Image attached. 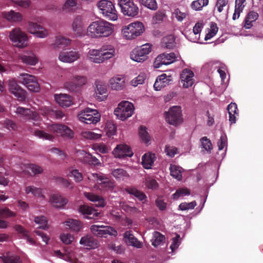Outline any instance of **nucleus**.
<instances>
[{"label": "nucleus", "instance_id": "obj_51", "mask_svg": "<svg viewBox=\"0 0 263 263\" xmlns=\"http://www.w3.org/2000/svg\"><path fill=\"white\" fill-rule=\"evenodd\" d=\"M34 222L41 226L39 228L46 230L48 228L47 219L44 216H36L34 218Z\"/></svg>", "mask_w": 263, "mask_h": 263}, {"label": "nucleus", "instance_id": "obj_34", "mask_svg": "<svg viewBox=\"0 0 263 263\" xmlns=\"http://www.w3.org/2000/svg\"><path fill=\"white\" fill-rule=\"evenodd\" d=\"M65 223V225L68 227L71 231L74 232L78 233L80 232L83 228L82 223L78 220L69 219L66 221Z\"/></svg>", "mask_w": 263, "mask_h": 263}, {"label": "nucleus", "instance_id": "obj_31", "mask_svg": "<svg viewBox=\"0 0 263 263\" xmlns=\"http://www.w3.org/2000/svg\"><path fill=\"white\" fill-rule=\"evenodd\" d=\"M96 85L97 87L96 93L97 99L100 101H103L107 97L106 86L98 81L96 82Z\"/></svg>", "mask_w": 263, "mask_h": 263}, {"label": "nucleus", "instance_id": "obj_13", "mask_svg": "<svg viewBox=\"0 0 263 263\" xmlns=\"http://www.w3.org/2000/svg\"><path fill=\"white\" fill-rule=\"evenodd\" d=\"M48 130L57 136H61L71 139L73 137V132L66 125L63 124H52L48 126Z\"/></svg>", "mask_w": 263, "mask_h": 263}, {"label": "nucleus", "instance_id": "obj_23", "mask_svg": "<svg viewBox=\"0 0 263 263\" xmlns=\"http://www.w3.org/2000/svg\"><path fill=\"white\" fill-rule=\"evenodd\" d=\"M19 57L23 63L30 66L35 65L38 62L37 57L31 51L25 52L21 54Z\"/></svg>", "mask_w": 263, "mask_h": 263}, {"label": "nucleus", "instance_id": "obj_32", "mask_svg": "<svg viewBox=\"0 0 263 263\" xmlns=\"http://www.w3.org/2000/svg\"><path fill=\"white\" fill-rule=\"evenodd\" d=\"M121 12L124 15L134 17L139 13V8L134 3L122 8Z\"/></svg>", "mask_w": 263, "mask_h": 263}, {"label": "nucleus", "instance_id": "obj_33", "mask_svg": "<svg viewBox=\"0 0 263 263\" xmlns=\"http://www.w3.org/2000/svg\"><path fill=\"white\" fill-rule=\"evenodd\" d=\"M81 154L83 157L80 158V159L83 163L93 165H97L100 164L99 160L96 157L93 156L92 155L86 153L84 151L81 152Z\"/></svg>", "mask_w": 263, "mask_h": 263}, {"label": "nucleus", "instance_id": "obj_28", "mask_svg": "<svg viewBox=\"0 0 263 263\" xmlns=\"http://www.w3.org/2000/svg\"><path fill=\"white\" fill-rule=\"evenodd\" d=\"M2 16L9 22H20L22 20V14L13 10L4 11L2 13Z\"/></svg>", "mask_w": 263, "mask_h": 263}, {"label": "nucleus", "instance_id": "obj_27", "mask_svg": "<svg viewBox=\"0 0 263 263\" xmlns=\"http://www.w3.org/2000/svg\"><path fill=\"white\" fill-rule=\"evenodd\" d=\"M156 156L155 154L148 153L143 155L142 157V165L145 169H150L154 164L156 160Z\"/></svg>", "mask_w": 263, "mask_h": 263}, {"label": "nucleus", "instance_id": "obj_56", "mask_svg": "<svg viewBox=\"0 0 263 263\" xmlns=\"http://www.w3.org/2000/svg\"><path fill=\"white\" fill-rule=\"evenodd\" d=\"M154 239L152 241V244L154 247L158 246L161 242H162L165 239L164 236L162 235L160 233L155 232L154 234Z\"/></svg>", "mask_w": 263, "mask_h": 263}, {"label": "nucleus", "instance_id": "obj_1", "mask_svg": "<svg viewBox=\"0 0 263 263\" xmlns=\"http://www.w3.org/2000/svg\"><path fill=\"white\" fill-rule=\"evenodd\" d=\"M114 30L113 25L106 21H96L92 22L88 27L87 35L92 38L107 37Z\"/></svg>", "mask_w": 263, "mask_h": 263}, {"label": "nucleus", "instance_id": "obj_48", "mask_svg": "<svg viewBox=\"0 0 263 263\" xmlns=\"http://www.w3.org/2000/svg\"><path fill=\"white\" fill-rule=\"evenodd\" d=\"M139 135L143 142L147 144L151 140L150 136L146 131V127L141 126L139 129Z\"/></svg>", "mask_w": 263, "mask_h": 263}, {"label": "nucleus", "instance_id": "obj_19", "mask_svg": "<svg viewBox=\"0 0 263 263\" xmlns=\"http://www.w3.org/2000/svg\"><path fill=\"white\" fill-rule=\"evenodd\" d=\"M84 22L82 15H77L72 23V29L74 34L77 36L84 35Z\"/></svg>", "mask_w": 263, "mask_h": 263}, {"label": "nucleus", "instance_id": "obj_50", "mask_svg": "<svg viewBox=\"0 0 263 263\" xmlns=\"http://www.w3.org/2000/svg\"><path fill=\"white\" fill-rule=\"evenodd\" d=\"M190 194V190L186 188H180L177 190L176 192L173 195V198L174 199H178L179 197H182Z\"/></svg>", "mask_w": 263, "mask_h": 263}, {"label": "nucleus", "instance_id": "obj_59", "mask_svg": "<svg viewBox=\"0 0 263 263\" xmlns=\"http://www.w3.org/2000/svg\"><path fill=\"white\" fill-rule=\"evenodd\" d=\"M165 17V14L162 11H158L154 15L152 18V22L153 24H159L161 23L164 18Z\"/></svg>", "mask_w": 263, "mask_h": 263}, {"label": "nucleus", "instance_id": "obj_57", "mask_svg": "<svg viewBox=\"0 0 263 263\" xmlns=\"http://www.w3.org/2000/svg\"><path fill=\"white\" fill-rule=\"evenodd\" d=\"M117 127L111 122H107L106 124L105 130L108 137L115 135Z\"/></svg>", "mask_w": 263, "mask_h": 263}, {"label": "nucleus", "instance_id": "obj_7", "mask_svg": "<svg viewBox=\"0 0 263 263\" xmlns=\"http://www.w3.org/2000/svg\"><path fill=\"white\" fill-rule=\"evenodd\" d=\"M133 104L128 101L120 102L114 111L115 115L121 120H125L132 116L134 112Z\"/></svg>", "mask_w": 263, "mask_h": 263}, {"label": "nucleus", "instance_id": "obj_30", "mask_svg": "<svg viewBox=\"0 0 263 263\" xmlns=\"http://www.w3.org/2000/svg\"><path fill=\"white\" fill-rule=\"evenodd\" d=\"M93 177L100 181V185L103 187L108 189H112L114 186V183L104 175H100L97 173L92 174Z\"/></svg>", "mask_w": 263, "mask_h": 263}, {"label": "nucleus", "instance_id": "obj_6", "mask_svg": "<svg viewBox=\"0 0 263 263\" xmlns=\"http://www.w3.org/2000/svg\"><path fill=\"white\" fill-rule=\"evenodd\" d=\"M100 114L96 109L86 108L78 115L79 120L87 124H96L100 120Z\"/></svg>", "mask_w": 263, "mask_h": 263}, {"label": "nucleus", "instance_id": "obj_35", "mask_svg": "<svg viewBox=\"0 0 263 263\" xmlns=\"http://www.w3.org/2000/svg\"><path fill=\"white\" fill-rule=\"evenodd\" d=\"M85 196L90 201L96 202V206L98 207H103L105 205L104 199L98 195L92 193H84Z\"/></svg>", "mask_w": 263, "mask_h": 263}, {"label": "nucleus", "instance_id": "obj_20", "mask_svg": "<svg viewBox=\"0 0 263 263\" xmlns=\"http://www.w3.org/2000/svg\"><path fill=\"white\" fill-rule=\"evenodd\" d=\"M27 30L31 34H36L39 37L44 38L48 34L47 31L36 23L29 22Z\"/></svg>", "mask_w": 263, "mask_h": 263}, {"label": "nucleus", "instance_id": "obj_15", "mask_svg": "<svg viewBox=\"0 0 263 263\" xmlns=\"http://www.w3.org/2000/svg\"><path fill=\"white\" fill-rule=\"evenodd\" d=\"M80 57V53L76 50L64 49L59 55V59L66 63H72Z\"/></svg>", "mask_w": 263, "mask_h": 263}, {"label": "nucleus", "instance_id": "obj_18", "mask_svg": "<svg viewBox=\"0 0 263 263\" xmlns=\"http://www.w3.org/2000/svg\"><path fill=\"white\" fill-rule=\"evenodd\" d=\"M15 113L20 117L26 120L37 121L39 118V115L35 112L31 110L29 108L18 106L16 107Z\"/></svg>", "mask_w": 263, "mask_h": 263}, {"label": "nucleus", "instance_id": "obj_38", "mask_svg": "<svg viewBox=\"0 0 263 263\" xmlns=\"http://www.w3.org/2000/svg\"><path fill=\"white\" fill-rule=\"evenodd\" d=\"M79 8L77 0H66L63 5V10L67 13L74 12Z\"/></svg>", "mask_w": 263, "mask_h": 263}, {"label": "nucleus", "instance_id": "obj_36", "mask_svg": "<svg viewBox=\"0 0 263 263\" xmlns=\"http://www.w3.org/2000/svg\"><path fill=\"white\" fill-rule=\"evenodd\" d=\"M124 77L112 78L109 81V85L111 89L115 90L122 89L124 86Z\"/></svg>", "mask_w": 263, "mask_h": 263}, {"label": "nucleus", "instance_id": "obj_45", "mask_svg": "<svg viewBox=\"0 0 263 263\" xmlns=\"http://www.w3.org/2000/svg\"><path fill=\"white\" fill-rule=\"evenodd\" d=\"M171 175L178 180L182 178L181 168L176 165L171 164L170 167Z\"/></svg>", "mask_w": 263, "mask_h": 263}, {"label": "nucleus", "instance_id": "obj_3", "mask_svg": "<svg viewBox=\"0 0 263 263\" xmlns=\"http://www.w3.org/2000/svg\"><path fill=\"white\" fill-rule=\"evenodd\" d=\"M97 6L100 12L106 19L116 21L118 18L117 11L112 3L108 0H100Z\"/></svg>", "mask_w": 263, "mask_h": 263}, {"label": "nucleus", "instance_id": "obj_5", "mask_svg": "<svg viewBox=\"0 0 263 263\" xmlns=\"http://www.w3.org/2000/svg\"><path fill=\"white\" fill-rule=\"evenodd\" d=\"M10 41L18 47H24L28 44V38L26 33L20 28L12 29L9 35Z\"/></svg>", "mask_w": 263, "mask_h": 263}, {"label": "nucleus", "instance_id": "obj_63", "mask_svg": "<svg viewBox=\"0 0 263 263\" xmlns=\"http://www.w3.org/2000/svg\"><path fill=\"white\" fill-rule=\"evenodd\" d=\"M180 236L178 234H175V236L172 238V242L170 246V248L172 251L175 250L181 243Z\"/></svg>", "mask_w": 263, "mask_h": 263}, {"label": "nucleus", "instance_id": "obj_58", "mask_svg": "<svg viewBox=\"0 0 263 263\" xmlns=\"http://www.w3.org/2000/svg\"><path fill=\"white\" fill-rule=\"evenodd\" d=\"M71 40L69 39L65 38L62 36H58L56 37L54 45L58 46L59 45L67 46L70 44Z\"/></svg>", "mask_w": 263, "mask_h": 263}, {"label": "nucleus", "instance_id": "obj_21", "mask_svg": "<svg viewBox=\"0 0 263 263\" xmlns=\"http://www.w3.org/2000/svg\"><path fill=\"white\" fill-rule=\"evenodd\" d=\"M173 81V78L171 75L163 73L159 76L154 84L155 90L158 91L162 88L168 85Z\"/></svg>", "mask_w": 263, "mask_h": 263}, {"label": "nucleus", "instance_id": "obj_49", "mask_svg": "<svg viewBox=\"0 0 263 263\" xmlns=\"http://www.w3.org/2000/svg\"><path fill=\"white\" fill-rule=\"evenodd\" d=\"M200 141L201 142L202 147L210 153L212 149V144L211 140L206 137H203L200 139Z\"/></svg>", "mask_w": 263, "mask_h": 263}, {"label": "nucleus", "instance_id": "obj_46", "mask_svg": "<svg viewBox=\"0 0 263 263\" xmlns=\"http://www.w3.org/2000/svg\"><path fill=\"white\" fill-rule=\"evenodd\" d=\"M25 191L27 194L31 193L34 196H43L42 193V189L34 186H28L26 187Z\"/></svg>", "mask_w": 263, "mask_h": 263}, {"label": "nucleus", "instance_id": "obj_29", "mask_svg": "<svg viewBox=\"0 0 263 263\" xmlns=\"http://www.w3.org/2000/svg\"><path fill=\"white\" fill-rule=\"evenodd\" d=\"M55 99L57 102L63 107H69L72 103L71 97L66 94L55 95Z\"/></svg>", "mask_w": 263, "mask_h": 263}, {"label": "nucleus", "instance_id": "obj_60", "mask_svg": "<svg viewBox=\"0 0 263 263\" xmlns=\"http://www.w3.org/2000/svg\"><path fill=\"white\" fill-rule=\"evenodd\" d=\"M70 177H73L74 181L77 182L81 181L83 179V176L81 172L78 170H72L69 174Z\"/></svg>", "mask_w": 263, "mask_h": 263}, {"label": "nucleus", "instance_id": "obj_53", "mask_svg": "<svg viewBox=\"0 0 263 263\" xmlns=\"http://www.w3.org/2000/svg\"><path fill=\"white\" fill-rule=\"evenodd\" d=\"M218 28L217 26V24L213 22L211 23L210 31L206 34L204 40L207 41L215 36L218 31Z\"/></svg>", "mask_w": 263, "mask_h": 263}, {"label": "nucleus", "instance_id": "obj_14", "mask_svg": "<svg viewBox=\"0 0 263 263\" xmlns=\"http://www.w3.org/2000/svg\"><path fill=\"white\" fill-rule=\"evenodd\" d=\"M8 86L10 92L17 98L18 101L21 102L25 101L27 92L17 84L15 81L10 80Z\"/></svg>", "mask_w": 263, "mask_h": 263}, {"label": "nucleus", "instance_id": "obj_52", "mask_svg": "<svg viewBox=\"0 0 263 263\" xmlns=\"http://www.w3.org/2000/svg\"><path fill=\"white\" fill-rule=\"evenodd\" d=\"M34 135L39 138L44 140H52L53 138V136L52 135L41 130H35L34 132Z\"/></svg>", "mask_w": 263, "mask_h": 263}, {"label": "nucleus", "instance_id": "obj_54", "mask_svg": "<svg viewBox=\"0 0 263 263\" xmlns=\"http://www.w3.org/2000/svg\"><path fill=\"white\" fill-rule=\"evenodd\" d=\"M87 82V79L86 77L81 76H76L72 79V83L76 86L80 87L85 85Z\"/></svg>", "mask_w": 263, "mask_h": 263}, {"label": "nucleus", "instance_id": "obj_43", "mask_svg": "<svg viewBox=\"0 0 263 263\" xmlns=\"http://www.w3.org/2000/svg\"><path fill=\"white\" fill-rule=\"evenodd\" d=\"M111 174L117 179L124 180L129 177L127 172L122 168H116L111 170Z\"/></svg>", "mask_w": 263, "mask_h": 263}, {"label": "nucleus", "instance_id": "obj_22", "mask_svg": "<svg viewBox=\"0 0 263 263\" xmlns=\"http://www.w3.org/2000/svg\"><path fill=\"white\" fill-rule=\"evenodd\" d=\"M80 243L88 249H96L99 246V241L91 235H86L81 237Z\"/></svg>", "mask_w": 263, "mask_h": 263}, {"label": "nucleus", "instance_id": "obj_24", "mask_svg": "<svg viewBox=\"0 0 263 263\" xmlns=\"http://www.w3.org/2000/svg\"><path fill=\"white\" fill-rule=\"evenodd\" d=\"M79 210L83 215H86L85 217L88 219H95L100 214L97 210L86 205L80 206Z\"/></svg>", "mask_w": 263, "mask_h": 263}, {"label": "nucleus", "instance_id": "obj_47", "mask_svg": "<svg viewBox=\"0 0 263 263\" xmlns=\"http://www.w3.org/2000/svg\"><path fill=\"white\" fill-rule=\"evenodd\" d=\"M15 216V213L11 211L8 208L0 207V218H8Z\"/></svg>", "mask_w": 263, "mask_h": 263}, {"label": "nucleus", "instance_id": "obj_2", "mask_svg": "<svg viewBox=\"0 0 263 263\" xmlns=\"http://www.w3.org/2000/svg\"><path fill=\"white\" fill-rule=\"evenodd\" d=\"M115 54V49H109L101 48L100 49H91L88 53V57L90 61L95 63H101L104 61L108 60Z\"/></svg>", "mask_w": 263, "mask_h": 263}, {"label": "nucleus", "instance_id": "obj_37", "mask_svg": "<svg viewBox=\"0 0 263 263\" xmlns=\"http://www.w3.org/2000/svg\"><path fill=\"white\" fill-rule=\"evenodd\" d=\"M229 115V121L231 124L236 122V116H238V109L237 104L235 103H230L227 107Z\"/></svg>", "mask_w": 263, "mask_h": 263}, {"label": "nucleus", "instance_id": "obj_40", "mask_svg": "<svg viewBox=\"0 0 263 263\" xmlns=\"http://www.w3.org/2000/svg\"><path fill=\"white\" fill-rule=\"evenodd\" d=\"M175 37L172 35L170 34L164 36L162 39L161 45L162 47L167 49H173L176 46Z\"/></svg>", "mask_w": 263, "mask_h": 263}, {"label": "nucleus", "instance_id": "obj_61", "mask_svg": "<svg viewBox=\"0 0 263 263\" xmlns=\"http://www.w3.org/2000/svg\"><path fill=\"white\" fill-rule=\"evenodd\" d=\"M197 203L195 201H193L190 203L182 202L179 205V208L180 210L185 211L194 209Z\"/></svg>", "mask_w": 263, "mask_h": 263}, {"label": "nucleus", "instance_id": "obj_64", "mask_svg": "<svg viewBox=\"0 0 263 263\" xmlns=\"http://www.w3.org/2000/svg\"><path fill=\"white\" fill-rule=\"evenodd\" d=\"M61 241L66 245L71 243L74 239V237L70 234H62L60 235Z\"/></svg>", "mask_w": 263, "mask_h": 263}, {"label": "nucleus", "instance_id": "obj_42", "mask_svg": "<svg viewBox=\"0 0 263 263\" xmlns=\"http://www.w3.org/2000/svg\"><path fill=\"white\" fill-rule=\"evenodd\" d=\"M25 172L30 176H34L42 173L43 169L41 167L33 164H28L25 167Z\"/></svg>", "mask_w": 263, "mask_h": 263}, {"label": "nucleus", "instance_id": "obj_44", "mask_svg": "<svg viewBox=\"0 0 263 263\" xmlns=\"http://www.w3.org/2000/svg\"><path fill=\"white\" fill-rule=\"evenodd\" d=\"M45 114L47 117L57 119H61L64 116V114L62 111L58 110H54L50 109L49 107L45 108Z\"/></svg>", "mask_w": 263, "mask_h": 263}, {"label": "nucleus", "instance_id": "obj_17", "mask_svg": "<svg viewBox=\"0 0 263 263\" xmlns=\"http://www.w3.org/2000/svg\"><path fill=\"white\" fill-rule=\"evenodd\" d=\"M194 76L193 72L189 69H184L182 71L180 79L183 87L189 88L193 85L194 83Z\"/></svg>", "mask_w": 263, "mask_h": 263}, {"label": "nucleus", "instance_id": "obj_12", "mask_svg": "<svg viewBox=\"0 0 263 263\" xmlns=\"http://www.w3.org/2000/svg\"><path fill=\"white\" fill-rule=\"evenodd\" d=\"M177 57L174 52L163 53L156 57L154 62V68H159L163 65H170L176 61Z\"/></svg>", "mask_w": 263, "mask_h": 263}, {"label": "nucleus", "instance_id": "obj_41", "mask_svg": "<svg viewBox=\"0 0 263 263\" xmlns=\"http://www.w3.org/2000/svg\"><path fill=\"white\" fill-rule=\"evenodd\" d=\"M258 17V13L254 12H250L245 20L244 27L246 29H250L252 26V23L255 21Z\"/></svg>", "mask_w": 263, "mask_h": 263}, {"label": "nucleus", "instance_id": "obj_39", "mask_svg": "<svg viewBox=\"0 0 263 263\" xmlns=\"http://www.w3.org/2000/svg\"><path fill=\"white\" fill-rule=\"evenodd\" d=\"M124 237L126 239H128L129 245L137 248H141L143 244L139 241L130 231H126L124 234Z\"/></svg>", "mask_w": 263, "mask_h": 263}, {"label": "nucleus", "instance_id": "obj_9", "mask_svg": "<svg viewBox=\"0 0 263 263\" xmlns=\"http://www.w3.org/2000/svg\"><path fill=\"white\" fill-rule=\"evenodd\" d=\"M166 121L173 125L177 126L183 121L181 107L174 106L166 112Z\"/></svg>", "mask_w": 263, "mask_h": 263}, {"label": "nucleus", "instance_id": "obj_62", "mask_svg": "<svg viewBox=\"0 0 263 263\" xmlns=\"http://www.w3.org/2000/svg\"><path fill=\"white\" fill-rule=\"evenodd\" d=\"M82 136L83 137L90 140L98 139L101 137L100 134H96L91 131L83 132Z\"/></svg>", "mask_w": 263, "mask_h": 263}, {"label": "nucleus", "instance_id": "obj_25", "mask_svg": "<svg viewBox=\"0 0 263 263\" xmlns=\"http://www.w3.org/2000/svg\"><path fill=\"white\" fill-rule=\"evenodd\" d=\"M50 202L56 208H63L67 203V200L60 194H53L50 197Z\"/></svg>", "mask_w": 263, "mask_h": 263}, {"label": "nucleus", "instance_id": "obj_10", "mask_svg": "<svg viewBox=\"0 0 263 263\" xmlns=\"http://www.w3.org/2000/svg\"><path fill=\"white\" fill-rule=\"evenodd\" d=\"M151 51V45L146 44L133 49L130 53V58L137 62H143L147 59V55Z\"/></svg>", "mask_w": 263, "mask_h": 263}, {"label": "nucleus", "instance_id": "obj_11", "mask_svg": "<svg viewBox=\"0 0 263 263\" xmlns=\"http://www.w3.org/2000/svg\"><path fill=\"white\" fill-rule=\"evenodd\" d=\"M91 232L95 236L99 237H106L107 235L116 236L117 232L110 226L103 225H92L90 227Z\"/></svg>", "mask_w": 263, "mask_h": 263}, {"label": "nucleus", "instance_id": "obj_4", "mask_svg": "<svg viewBox=\"0 0 263 263\" xmlns=\"http://www.w3.org/2000/svg\"><path fill=\"white\" fill-rule=\"evenodd\" d=\"M143 24L137 22L124 26L122 29L123 37L127 40H132L141 35L144 31Z\"/></svg>", "mask_w": 263, "mask_h": 263}, {"label": "nucleus", "instance_id": "obj_26", "mask_svg": "<svg viewBox=\"0 0 263 263\" xmlns=\"http://www.w3.org/2000/svg\"><path fill=\"white\" fill-rule=\"evenodd\" d=\"M126 192L130 195H133L143 203L147 200V196L142 191L134 187H127L125 189Z\"/></svg>", "mask_w": 263, "mask_h": 263}, {"label": "nucleus", "instance_id": "obj_55", "mask_svg": "<svg viewBox=\"0 0 263 263\" xmlns=\"http://www.w3.org/2000/svg\"><path fill=\"white\" fill-rule=\"evenodd\" d=\"M140 2L143 6L146 7L149 9L156 10L157 8V3L156 0H139Z\"/></svg>", "mask_w": 263, "mask_h": 263}, {"label": "nucleus", "instance_id": "obj_8", "mask_svg": "<svg viewBox=\"0 0 263 263\" xmlns=\"http://www.w3.org/2000/svg\"><path fill=\"white\" fill-rule=\"evenodd\" d=\"M18 82L24 85L29 90L38 92L40 89L36 78L28 73H21L18 77Z\"/></svg>", "mask_w": 263, "mask_h": 263}, {"label": "nucleus", "instance_id": "obj_16", "mask_svg": "<svg viewBox=\"0 0 263 263\" xmlns=\"http://www.w3.org/2000/svg\"><path fill=\"white\" fill-rule=\"evenodd\" d=\"M113 154L115 157L119 158L131 157L133 155V152L131 148L126 144L118 145L114 149Z\"/></svg>", "mask_w": 263, "mask_h": 263}]
</instances>
